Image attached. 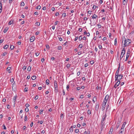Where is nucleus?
I'll return each mask as SVG.
<instances>
[{"label": "nucleus", "mask_w": 134, "mask_h": 134, "mask_svg": "<svg viewBox=\"0 0 134 134\" xmlns=\"http://www.w3.org/2000/svg\"><path fill=\"white\" fill-rule=\"evenodd\" d=\"M113 130V127H111L110 130L109 132H112Z\"/></svg>", "instance_id": "ea45409f"}, {"label": "nucleus", "mask_w": 134, "mask_h": 134, "mask_svg": "<svg viewBox=\"0 0 134 134\" xmlns=\"http://www.w3.org/2000/svg\"><path fill=\"white\" fill-rule=\"evenodd\" d=\"M66 89L68 91L69 89V85H68L66 86Z\"/></svg>", "instance_id": "09e8293b"}, {"label": "nucleus", "mask_w": 134, "mask_h": 134, "mask_svg": "<svg viewBox=\"0 0 134 134\" xmlns=\"http://www.w3.org/2000/svg\"><path fill=\"white\" fill-rule=\"evenodd\" d=\"M38 98V96H36L35 97V100H37Z\"/></svg>", "instance_id": "de8ad7c7"}, {"label": "nucleus", "mask_w": 134, "mask_h": 134, "mask_svg": "<svg viewBox=\"0 0 134 134\" xmlns=\"http://www.w3.org/2000/svg\"><path fill=\"white\" fill-rule=\"evenodd\" d=\"M43 110L41 109L40 111V114H42V112H43Z\"/></svg>", "instance_id": "a18cd8bd"}, {"label": "nucleus", "mask_w": 134, "mask_h": 134, "mask_svg": "<svg viewBox=\"0 0 134 134\" xmlns=\"http://www.w3.org/2000/svg\"><path fill=\"white\" fill-rule=\"evenodd\" d=\"M10 49L11 50H12L14 48V46H13V45H10Z\"/></svg>", "instance_id": "aec40b11"}, {"label": "nucleus", "mask_w": 134, "mask_h": 134, "mask_svg": "<svg viewBox=\"0 0 134 134\" xmlns=\"http://www.w3.org/2000/svg\"><path fill=\"white\" fill-rule=\"evenodd\" d=\"M25 110L26 112H28L29 111V109L28 108H26L25 109Z\"/></svg>", "instance_id": "49530a36"}, {"label": "nucleus", "mask_w": 134, "mask_h": 134, "mask_svg": "<svg viewBox=\"0 0 134 134\" xmlns=\"http://www.w3.org/2000/svg\"><path fill=\"white\" fill-rule=\"evenodd\" d=\"M117 38H115V42H114V45L115 46H116V44H117Z\"/></svg>", "instance_id": "412c9836"}, {"label": "nucleus", "mask_w": 134, "mask_h": 134, "mask_svg": "<svg viewBox=\"0 0 134 134\" xmlns=\"http://www.w3.org/2000/svg\"><path fill=\"white\" fill-rule=\"evenodd\" d=\"M25 5L24 3V2H22L21 3V6H24Z\"/></svg>", "instance_id": "bb28decb"}, {"label": "nucleus", "mask_w": 134, "mask_h": 134, "mask_svg": "<svg viewBox=\"0 0 134 134\" xmlns=\"http://www.w3.org/2000/svg\"><path fill=\"white\" fill-rule=\"evenodd\" d=\"M131 41L129 39H127L125 40H125L124 41V47L127 46L129 45V44L131 43Z\"/></svg>", "instance_id": "f257e3e1"}, {"label": "nucleus", "mask_w": 134, "mask_h": 134, "mask_svg": "<svg viewBox=\"0 0 134 134\" xmlns=\"http://www.w3.org/2000/svg\"><path fill=\"white\" fill-rule=\"evenodd\" d=\"M62 47L61 46H59L58 47V49L59 50H61L62 49Z\"/></svg>", "instance_id": "393cba45"}, {"label": "nucleus", "mask_w": 134, "mask_h": 134, "mask_svg": "<svg viewBox=\"0 0 134 134\" xmlns=\"http://www.w3.org/2000/svg\"><path fill=\"white\" fill-rule=\"evenodd\" d=\"M107 106L106 108V111H107V110L108 109H109V105H108V104H107Z\"/></svg>", "instance_id": "052dcab7"}, {"label": "nucleus", "mask_w": 134, "mask_h": 134, "mask_svg": "<svg viewBox=\"0 0 134 134\" xmlns=\"http://www.w3.org/2000/svg\"><path fill=\"white\" fill-rule=\"evenodd\" d=\"M58 38L60 41H63V39L61 37H59Z\"/></svg>", "instance_id": "c03bdc74"}, {"label": "nucleus", "mask_w": 134, "mask_h": 134, "mask_svg": "<svg viewBox=\"0 0 134 134\" xmlns=\"http://www.w3.org/2000/svg\"><path fill=\"white\" fill-rule=\"evenodd\" d=\"M26 126H24L23 128H22V129L23 130H24L26 129Z\"/></svg>", "instance_id": "37998d69"}, {"label": "nucleus", "mask_w": 134, "mask_h": 134, "mask_svg": "<svg viewBox=\"0 0 134 134\" xmlns=\"http://www.w3.org/2000/svg\"><path fill=\"white\" fill-rule=\"evenodd\" d=\"M117 80L118 81L116 82L115 84L116 85L118 86L120 83V80Z\"/></svg>", "instance_id": "2eb2a0df"}, {"label": "nucleus", "mask_w": 134, "mask_h": 134, "mask_svg": "<svg viewBox=\"0 0 134 134\" xmlns=\"http://www.w3.org/2000/svg\"><path fill=\"white\" fill-rule=\"evenodd\" d=\"M24 90L26 92L27 91H28V88H25Z\"/></svg>", "instance_id": "774afa93"}, {"label": "nucleus", "mask_w": 134, "mask_h": 134, "mask_svg": "<svg viewBox=\"0 0 134 134\" xmlns=\"http://www.w3.org/2000/svg\"><path fill=\"white\" fill-rule=\"evenodd\" d=\"M83 98V95H81L80 97V98Z\"/></svg>", "instance_id": "864d4df0"}, {"label": "nucleus", "mask_w": 134, "mask_h": 134, "mask_svg": "<svg viewBox=\"0 0 134 134\" xmlns=\"http://www.w3.org/2000/svg\"><path fill=\"white\" fill-rule=\"evenodd\" d=\"M97 25V26H98V28H101V26L100 24H98Z\"/></svg>", "instance_id": "f704fd0d"}, {"label": "nucleus", "mask_w": 134, "mask_h": 134, "mask_svg": "<svg viewBox=\"0 0 134 134\" xmlns=\"http://www.w3.org/2000/svg\"><path fill=\"white\" fill-rule=\"evenodd\" d=\"M62 16L64 17L65 18L66 16V13H64L62 14Z\"/></svg>", "instance_id": "58836bf2"}, {"label": "nucleus", "mask_w": 134, "mask_h": 134, "mask_svg": "<svg viewBox=\"0 0 134 134\" xmlns=\"http://www.w3.org/2000/svg\"><path fill=\"white\" fill-rule=\"evenodd\" d=\"M70 132H72L73 131V129L72 127H71L70 129Z\"/></svg>", "instance_id": "473e14b6"}, {"label": "nucleus", "mask_w": 134, "mask_h": 134, "mask_svg": "<svg viewBox=\"0 0 134 134\" xmlns=\"http://www.w3.org/2000/svg\"><path fill=\"white\" fill-rule=\"evenodd\" d=\"M9 47V45L6 44L3 47V48L4 49H6L7 48H8Z\"/></svg>", "instance_id": "a211bd4d"}, {"label": "nucleus", "mask_w": 134, "mask_h": 134, "mask_svg": "<svg viewBox=\"0 0 134 134\" xmlns=\"http://www.w3.org/2000/svg\"><path fill=\"white\" fill-rule=\"evenodd\" d=\"M119 66L118 68V69H117L116 71V74H119V70L120 69V64H119Z\"/></svg>", "instance_id": "4468645a"}, {"label": "nucleus", "mask_w": 134, "mask_h": 134, "mask_svg": "<svg viewBox=\"0 0 134 134\" xmlns=\"http://www.w3.org/2000/svg\"><path fill=\"white\" fill-rule=\"evenodd\" d=\"M59 15V13L58 12H57L55 14V15L56 16H58V15Z\"/></svg>", "instance_id": "338daca9"}, {"label": "nucleus", "mask_w": 134, "mask_h": 134, "mask_svg": "<svg viewBox=\"0 0 134 134\" xmlns=\"http://www.w3.org/2000/svg\"><path fill=\"white\" fill-rule=\"evenodd\" d=\"M106 117V114H105V115L103 116L101 121V125L102 126H105L106 124V123H105V118Z\"/></svg>", "instance_id": "7ed1b4c3"}, {"label": "nucleus", "mask_w": 134, "mask_h": 134, "mask_svg": "<svg viewBox=\"0 0 134 134\" xmlns=\"http://www.w3.org/2000/svg\"><path fill=\"white\" fill-rule=\"evenodd\" d=\"M79 129H76L75 131V132L76 133H78L79 132Z\"/></svg>", "instance_id": "e433bc0d"}, {"label": "nucleus", "mask_w": 134, "mask_h": 134, "mask_svg": "<svg viewBox=\"0 0 134 134\" xmlns=\"http://www.w3.org/2000/svg\"><path fill=\"white\" fill-rule=\"evenodd\" d=\"M98 16L95 14L92 16V19H96V20L98 19Z\"/></svg>", "instance_id": "0eeeda50"}, {"label": "nucleus", "mask_w": 134, "mask_h": 134, "mask_svg": "<svg viewBox=\"0 0 134 134\" xmlns=\"http://www.w3.org/2000/svg\"><path fill=\"white\" fill-rule=\"evenodd\" d=\"M105 107V105H102V107L101 108V109L102 110H104Z\"/></svg>", "instance_id": "f3484780"}, {"label": "nucleus", "mask_w": 134, "mask_h": 134, "mask_svg": "<svg viewBox=\"0 0 134 134\" xmlns=\"http://www.w3.org/2000/svg\"><path fill=\"white\" fill-rule=\"evenodd\" d=\"M70 64H68L66 65V67L68 68H69L70 66Z\"/></svg>", "instance_id": "c756f323"}, {"label": "nucleus", "mask_w": 134, "mask_h": 134, "mask_svg": "<svg viewBox=\"0 0 134 134\" xmlns=\"http://www.w3.org/2000/svg\"><path fill=\"white\" fill-rule=\"evenodd\" d=\"M35 38V37L34 36L30 38V41L31 42H32L34 41V39Z\"/></svg>", "instance_id": "9b49d317"}, {"label": "nucleus", "mask_w": 134, "mask_h": 134, "mask_svg": "<svg viewBox=\"0 0 134 134\" xmlns=\"http://www.w3.org/2000/svg\"><path fill=\"white\" fill-rule=\"evenodd\" d=\"M46 47L47 49H49V46L47 44L46 45Z\"/></svg>", "instance_id": "13d9d810"}, {"label": "nucleus", "mask_w": 134, "mask_h": 134, "mask_svg": "<svg viewBox=\"0 0 134 134\" xmlns=\"http://www.w3.org/2000/svg\"><path fill=\"white\" fill-rule=\"evenodd\" d=\"M82 36L81 35H80L79 37V39L80 41H81L82 39Z\"/></svg>", "instance_id": "2f4dec72"}, {"label": "nucleus", "mask_w": 134, "mask_h": 134, "mask_svg": "<svg viewBox=\"0 0 134 134\" xmlns=\"http://www.w3.org/2000/svg\"><path fill=\"white\" fill-rule=\"evenodd\" d=\"M125 126H122V127L119 131V132L121 133H123L124 131V129Z\"/></svg>", "instance_id": "6e6552de"}, {"label": "nucleus", "mask_w": 134, "mask_h": 134, "mask_svg": "<svg viewBox=\"0 0 134 134\" xmlns=\"http://www.w3.org/2000/svg\"><path fill=\"white\" fill-rule=\"evenodd\" d=\"M76 88H77V90L79 91V90L81 88L80 87H77Z\"/></svg>", "instance_id": "680f3d73"}, {"label": "nucleus", "mask_w": 134, "mask_h": 134, "mask_svg": "<svg viewBox=\"0 0 134 134\" xmlns=\"http://www.w3.org/2000/svg\"><path fill=\"white\" fill-rule=\"evenodd\" d=\"M55 91L56 93H57L58 92V87H54Z\"/></svg>", "instance_id": "dca6fc26"}, {"label": "nucleus", "mask_w": 134, "mask_h": 134, "mask_svg": "<svg viewBox=\"0 0 134 134\" xmlns=\"http://www.w3.org/2000/svg\"><path fill=\"white\" fill-rule=\"evenodd\" d=\"M99 48L100 49H101L102 48V46L101 45H99L98 46Z\"/></svg>", "instance_id": "79ce46f5"}, {"label": "nucleus", "mask_w": 134, "mask_h": 134, "mask_svg": "<svg viewBox=\"0 0 134 134\" xmlns=\"http://www.w3.org/2000/svg\"><path fill=\"white\" fill-rule=\"evenodd\" d=\"M98 108H99V106L97 105H96V109H95V110H96V108H97V109H98Z\"/></svg>", "instance_id": "bf43d9fd"}, {"label": "nucleus", "mask_w": 134, "mask_h": 134, "mask_svg": "<svg viewBox=\"0 0 134 134\" xmlns=\"http://www.w3.org/2000/svg\"><path fill=\"white\" fill-rule=\"evenodd\" d=\"M40 23L39 22H36L35 23L36 25H37L38 26H39L40 25Z\"/></svg>", "instance_id": "4be33fe9"}, {"label": "nucleus", "mask_w": 134, "mask_h": 134, "mask_svg": "<svg viewBox=\"0 0 134 134\" xmlns=\"http://www.w3.org/2000/svg\"><path fill=\"white\" fill-rule=\"evenodd\" d=\"M31 69V67L29 66L27 68V70L28 71H30Z\"/></svg>", "instance_id": "a878e982"}, {"label": "nucleus", "mask_w": 134, "mask_h": 134, "mask_svg": "<svg viewBox=\"0 0 134 134\" xmlns=\"http://www.w3.org/2000/svg\"><path fill=\"white\" fill-rule=\"evenodd\" d=\"M0 8H1V9H2V3L0 2Z\"/></svg>", "instance_id": "a19ab883"}, {"label": "nucleus", "mask_w": 134, "mask_h": 134, "mask_svg": "<svg viewBox=\"0 0 134 134\" xmlns=\"http://www.w3.org/2000/svg\"><path fill=\"white\" fill-rule=\"evenodd\" d=\"M13 23V21H10L8 23V25H10Z\"/></svg>", "instance_id": "cd10ccee"}, {"label": "nucleus", "mask_w": 134, "mask_h": 134, "mask_svg": "<svg viewBox=\"0 0 134 134\" xmlns=\"http://www.w3.org/2000/svg\"><path fill=\"white\" fill-rule=\"evenodd\" d=\"M26 66H24L23 68V70H25L26 69Z\"/></svg>", "instance_id": "72a5a7b5"}, {"label": "nucleus", "mask_w": 134, "mask_h": 134, "mask_svg": "<svg viewBox=\"0 0 134 134\" xmlns=\"http://www.w3.org/2000/svg\"><path fill=\"white\" fill-rule=\"evenodd\" d=\"M39 34V32L38 31H37L35 33V34L36 35H38Z\"/></svg>", "instance_id": "603ef678"}, {"label": "nucleus", "mask_w": 134, "mask_h": 134, "mask_svg": "<svg viewBox=\"0 0 134 134\" xmlns=\"http://www.w3.org/2000/svg\"><path fill=\"white\" fill-rule=\"evenodd\" d=\"M96 7H96L95 5H94L92 7V8L94 9L96 8Z\"/></svg>", "instance_id": "e2e57ef3"}, {"label": "nucleus", "mask_w": 134, "mask_h": 134, "mask_svg": "<svg viewBox=\"0 0 134 134\" xmlns=\"http://www.w3.org/2000/svg\"><path fill=\"white\" fill-rule=\"evenodd\" d=\"M78 37H76L75 38V39L74 40V41H76L78 39Z\"/></svg>", "instance_id": "6e6d98bb"}, {"label": "nucleus", "mask_w": 134, "mask_h": 134, "mask_svg": "<svg viewBox=\"0 0 134 134\" xmlns=\"http://www.w3.org/2000/svg\"><path fill=\"white\" fill-rule=\"evenodd\" d=\"M27 116H26L24 118V121H26L27 120Z\"/></svg>", "instance_id": "4c0bfd02"}, {"label": "nucleus", "mask_w": 134, "mask_h": 134, "mask_svg": "<svg viewBox=\"0 0 134 134\" xmlns=\"http://www.w3.org/2000/svg\"><path fill=\"white\" fill-rule=\"evenodd\" d=\"M106 104V102H105L103 101V102L102 103V105H105Z\"/></svg>", "instance_id": "5fc2aeb1"}, {"label": "nucleus", "mask_w": 134, "mask_h": 134, "mask_svg": "<svg viewBox=\"0 0 134 134\" xmlns=\"http://www.w3.org/2000/svg\"><path fill=\"white\" fill-rule=\"evenodd\" d=\"M46 9V8L45 7H44L42 8V9L44 10H45Z\"/></svg>", "instance_id": "69168bd1"}, {"label": "nucleus", "mask_w": 134, "mask_h": 134, "mask_svg": "<svg viewBox=\"0 0 134 134\" xmlns=\"http://www.w3.org/2000/svg\"><path fill=\"white\" fill-rule=\"evenodd\" d=\"M58 21H57L56 22H55V23H54V24L55 25H57V24H58Z\"/></svg>", "instance_id": "3c124183"}, {"label": "nucleus", "mask_w": 134, "mask_h": 134, "mask_svg": "<svg viewBox=\"0 0 134 134\" xmlns=\"http://www.w3.org/2000/svg\"><path fill=\"white\" fill-rule=\"evenodd\" d=\"M125 49L124 48L122 50L121 55L120 56V60H121V58H122L123 57L125 53Z\"/></svg>", "instance_id": "39448f33"}, {"label": "nucleus", "mask_w": 134, "mask_h": 134, "mask_svg": "<svg viewBox=\"0 0 134 134\" xmlns=\"http://www.w3.org/2000/svg\"><path fill=\"white\" fill-rule=\"evenodd\" d=\"M128 0H123L122 4L124 5H126L127 3Z\"/></svg>", "instance_id": "423d86ee"}, {"label": "nucleus", "mask_w": 134, "mask_h": 134, "mask_svg": "<svg viewBox=\"0 0 134 134\" xmlns=\"http://www.w3.org/2000/svg\"><path fill=\"white\" fill-rule=\"evenodd\" d=\"M11 68L10 67H8L7 69V70L8 71V73H10L11 72V71H10Z\"/></svg>", "instance_id": "ddd939ff"}, {"label": "nucleus", "mask_w": 134, "mask_h": 134, "mask_svg": "<svg viewBox=\"0 0 134 134\" xmlns=\"http://www.w3.org/2000/svg\"><path fill=\"white\" fill-rule=\"evenodd\" d=\"M79 47L80 48H82V44H80L79 46Z\"/></svg>", "instance_id": "c85d7f7f"}, {"label": "nucleus", "mask_w": 134, "mask_h": 134, "mask_svg": "<svg viewBox=\"0 0 134 134\" xmlns=\"http://www.w3.org/2000/svg\"><path fill=\"white\" fill-rule=\"evenodd\" d=\"M88 66V63H86L84 65V66L85 67H87Z\"/></svg>", "instance_id": "8fccbe9b"}, {"label": "nucleus", "mask_w": 134, "mask_h": 134, "mask_svg": "<svg viewBox=\"0 0 134 134\" xmlns=\"http://www.w3.org/2000/svg\"><path fill=\"white\" fill-rule=\"evenodd\" d=\"M54 87H58V85L57 83V81L55 80L54 82Z\"/></svg>", "instance_id": "9d476101"}, {"label": "nucleus", "mask_w": 134, "mask_h": 134, "mask_svg": "<svg viewBox=\"0 0 134 134\" xmlns=\"http://www.w3.org/2000/svg\"><path fill=\"white\" fill-rule=\"evenodd\" d=\"M49 80L47 79L46 80V84L47 85H48L49 84Z\"/></svg>", "instance_id": "6ab92c4d"}, {"label": "nucleus", "mask_w": 134, "mask_h": 134, "mask_svg": "<svg viewBox=\"0 0 134 134\" xmlns=\"http://www.w3.org/2000/svg\"><path fill=\"white\" fill-rule=\"evenodd\" d=\"M104 126H102L101 131H102V130H103L104 129Z\"/></svg>", "instance_id": "4d7b16f0"}, {"label": "nucleus", "mask_w": 134, "mask_h": 134, "mask_svg": "<svg viewBox=\"0 0 134 134\" xmlns=\"http://www.w3.org/2000/svg\"><path fill=\"white\" fill-rule=\"evenodd\" d=\"M17 96L16 94L15 95L14 97L13 98V101H14V102H15L14 103H15V102L16 101V100L17 98Z\"/></svg>", "instance_id": "1a4fd4ad"}, {"label": "nucleus", "mask_w": 134, "mask_h": 134, "mask_svg": "<svg viewBox=\"0 0 134 134\" xmlns=\"http://www.w3.org/2000/svg\"><path fill=\"white\" fill-rule=\"evenodd\" d=\"M41 7L40 5H39L37 7H36V9H41Z\"/></svg>", "instance_id": "b1692460"}, {"label": "nucleus", "mask_w": 134, "mask_h": 134, "mask_svg": "<svg viewBox=\"0 0 134 134\" xmlns=\"http://www.w3.org/2000/svg\"><path fill=\"white\" fill-rule=\"evenodd\" d=\"M109 98V96L108 95H107L104 99V100L107 101Z\"/></svg>", "instance_id": "f8f14e48"}, {"label": "nucleus", "mask_w": 134, "mask_h": 134, "mask_svg": "<svg viewBox=\"0 0 134 134\" xmlns=\"http://www.w3.org/2000/svg\"><path fill=\"white\" fill-rule=\"evenodd\" d=\"M14 0H9V3L11 4Z\"/></svg>", "instance_id": "0e129e2a"}, {"label": "nucleus", "mask_w": 134, "mask_h": 134, "mask_svg": "<svg viewBox=\"0 0 134 134\" xmlns=\"http://www.w3.org/2000/svg\"><path fill=\"white\" fill-rule=\"evenodd\" d=\"M87 113L88 114H91V113L90 110H88L87 111Z\"/></svg>", "instance_id": "7c9ffc66"}, {"label": "nucleus", "mask_w": 134, "mask_h": 134, "mask_svg": "<svg viewBox=\"0 0 134 134\" xmlns=\"http://www.w3.org/2000/svg\"><path fill=\"white\" fill-rule=\"evenodd\" d=\"M7 54V53L6 52H4L3 54H2V55L3 56H5Z\"/></svg>", "instance_id": "c9c22d12"}, {"label": "nucleus", "mask_w": 134, "mask_h": 134, "mask_svg": "<svg viewBox=\"0 0 134 134\" xmlns=\"http://www.w3.org/2000/svg\"><path fill=\"white\" fill-rule=\"evenodd\" d=\"M130 49H127V54H126V58L125 61H126L128 59L129 57V55L130 54Z\"/></svg>", "instance_id": "20e7f679"}, {"label": "nucleus", "mask_w": 134, "mask_h": 134, "mask_svg": "<svg viewBox=\"0 0 134 134\" xmlns=\"http://www.w3.org/2000/svg\"><path fill=\"white\" fill-rule=\"evenodd\" d=\"M122 77L123 75H122L119 74H116L115 75V80L116 81L118 80H120L122 79Z\"/></svg>", "instance_id": "f03ea898"}, {"label": "nucleus", "mask_w": 134, "mask_h": 134, "mask_svg": "<svg viewBox=\"0 0 134 134\" xmlns=\"http://www.w3.org/2000/svg\"><path fill=\"white\" fill-rule=\"evenodd\" d=\"M31 78L32 80H34L36 79V77L35 76H33L31 77Z\"/></svg>", "instance_id": "5701e85b"}]
</instances>
